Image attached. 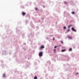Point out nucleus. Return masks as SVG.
Wrapping results in <instances>:
<instances>
[{"mask_svg": "<svg viewBox=\"0 0 79 79\" xmlns=\"http://www.w3.org/2000/svg\"><path fill=\"white\" fill-rule=\"evenodd\" d=\"M5 28L6 30L7 31V33L6 34H3V33H2L0 34V36L2 37V39L8 40L10 39H13L14 40H15V39H18L19 38V37H18L16 35H13V33L12 30H8V29H9V27L8 26H6Z\"/></svg>", "mask_w": 79, "mask_h": 79, "instance_id": "f257e3e1", "label": "nucleus"}, {"mask_svg": "<svg viewBox=\"0 0 79 79\" xmlns=\"http://www.w3.org/2000/svg\"><path fill=\"white\" fill-rule=\"evenodd\" d=\"M21 27H18L16 28V33L18 34H22V35L23 37V38H24L25 37V33L24 31H22L21 32L19 30L20 29H21L22 28Z\"/></svg>", "mask_w": 79, "mask_h": 79, "instance_id": "f03ea898", "label": "nucleus"}, {"mask_svg": "<svg viewBox=\"0 0 79 79\" xmlns=\"http://www.w3.org/2000/svg\"><path fill=\"white\" fill-rule=\"evenodd\" d=\"M63 56L64 57H62L61 58V60L62 61H68L71 60V57L69 56L67 54L64 55Z\"/></svg>", "mask_w": 79, "mask_h": 79, "instance_id": "7ed1b4c3", "label": "nucleus"}, {"mask_svg": "<svg viewBox=\"0 0 79 79\" xmlns=\"http://www.w3.org/2000/svg\"><path fill=\"white\" fill-rule=\"evenodd\" d=\"M28 38L30 39H32L34 37V32L33 31L32 33L31 32L29 35H28Z\"/></svg>", "mask_w": 79, "mask_h": 79, "instance_id": "20e7f679", "label": "nucleus"}, {"mask_svg": "<svg viewBox=\"0 0 79 79\" xmlns=\"http://www.w3.org/2000/svg\"><path fill=\"white\" fill-rule=\"evenodd\" d=\"M53 66L54 65L53 64L52 65V66H48V71H53Z\"/></svg>", "mask_w": 79, "mask_h": 79, "instance_id": "39448f33", "label": "nucleus"}, {"mask_svg": "<svg viewBox=\"0 0 79 79\" xmlns=\"http://www.w3.org/2000/svg\"><path fill=\"white\" fill-rule=\"evenodd\" d=\"M24 63L26 64V67H28V68L29 67V65H31V63L29 61L25 62Z\"/></svg>", "mask_w": 79, "mask_h": 79, "instance_id": "423d86ee", "label": "nucleus"}, {"mask_svg": "<svg viewBox=\"0 0 79 79\" xmlns=\"http://www.w3.org/2000/svg\"><path fill=\"white\" fill-rule=\"evenodd\" d=\"M64 17H65V16H66V17L67 18H68V17H69V13L66 12V11L64 12Z\"/></svg>", "mask_w": 79, "mask_h": 79, "instance_id": "0eeeda50", "label": "nucleus"}, {"mask_svg": "<svg viewBox=\"0 0 79 79\" xmlns=\"http://www.w3.org/2000/svg\"><path fill=\"white\" fill-rule=\"evenodd\" d=\"M30 26H31L32 28L33 29H35V26H34V24L32 23V21H31L30 22Z\"/></svg>", "mask_w": 79, "mask_h": 79, "instance_id": "6e6552de", "label": "nucleus"}, {"mask_svg": "<svg viewBox=\"0 0 79 79\" xmlns=\"http://www.w3.org/2000/svg\"><path fill=\"white\" fill-rule=\"evenodd\" d=\"M57 69V67L56 66H55L54 65L53 66V68L52 69V72H53L54 71V72H55V71H56V70Z\"/></svg>", "mask_w": 79, "mask_h": 79, "instance_id": "1a4fd4ad", "label": "nucleus"}, {"mask_svg": "<svg viewBox=\"0 0 79 79\" xmlns=\"http://www.w3.org/2000/svg\"><path fill=\"white\" fill-rule=\"evenodd\" d=\"M53 35H49V36L50 37V40H55V37H53Z\"/></svg>", "mask_w": 79, "mask_h": 79, "instance_id": "9d476101", "label": "nucleus"}, {"mask_svg": "<svg viewBox=\"0 0 79 79\" xmlns=\"http://www.w3.org/2000/svg\"><path fill=\"white\" fill-rule=\"evenodd\" d=\"M7 55L6 51L5 50L2 51V55Z\"/></svg>", "mask_w": 79, "mask_h": 79, "instance_id": "9b49d317", "label": "nucleus"}, {"mask_svg": "<svg viewBox=\"0 0 79 79\" xmlns=\"http://www.w3.org/2000/svg\"><path fill=\"white\" fill-rule=\"evenodd\" d=\"M39 56L40 57H41V56H43V52L40 51L39 53Z\"/></svg>", "mask_w": 79, "mask_h": 79, "instance_id": "f8f14e48", "label": "nucleus"}, {"mask_svg": "<svg viewBox=\"0 0 79 79\" xmlns=\"http://www.w3.org/2000/svg\"><path fill=\"white\" fill-rule=\"evenodd\" d=\"M71 29L72 31H73V32H77V31L75 28H74V27H73L71 28Z\"/></svg>", "mask_w": 79, "mask_h": 79, "instance_id": "ddd939ff", "label": "nucleus"}, {"mask_svg": "<svg viewBox=\"0 0 79 79\" xmlns=\"http://www.w3.org/2000/svg\"><path fill=\"white\" fill-rule=\"evenodd\" d=\"M45 48V46H44V45H41L40 48V50H42V49H43V48Z\"/></svg>", "mask_w": 79, "mask_h": 79, "instance_id": "4468645a", "label": "nucleus"}, {"mask_svg": "<svg viewBox=\"0 0 79 79\" xmlns=\"http://www.w3.org/2000/svg\"><path fill=\"white\" fill-rule=\"evenodd\" d=\"M26 13L24 12V11H23L22 12V16H25V15H26Z\"/></svg>", "mask_w": 79, "mask_h": 79, "instance_id": "2eb2a0df", "label": "nucleus"}, {"mask_svg": "<svg viewBox=\"0 0 79 79\" xmlns=\"http://www.w3.org/2000/svg\"><path fill=\"white\" fill-rule=\"evenodd\" d=\"M67 37L68 39H73V37L72 36H70L69 35H68L67 36Z\"/></svg>", "mask_w": 79, "mask_h": 79, "instance_id": "dca6fc26", "label": "nucleus"}, {"mask_svg": "<svg viewBox=\"0 0 79 79\" xmlns=\"http://www.w3.org/2000/svg\"><path fill=\"white\" fill-rule=\"evenodd\" d=\"M20 7L21 8H22V9H24L25 8L24 6L23 5L20 6Z\"/></svg>", "mask_w": 79, "mask_h": 79, "instance_id": "f3484780", "label": "nucleus"}, {"mask_svg": "<svg viewBox=\"0 0 79 79\" xmlns=\"http://www.w3.org/2000/svg\"><path fill=\"white\" fill-rule=\"evenodd\" d=\"M1 66H2V68H4L5 67V66H6V64H1Z\"/></svg>", "mask_w": 79, "mask_h": 79, "instance_id": "a211bd4d", "label": "nucleus"}, {"mask_svg": "<svg viewBox=\"0 0 79 79\" xmlns=\"http://www.w3.org/2000/svg\"><path fill=\"white\" fill-rule=\"evenodd\" d=\"M71 13L72 14V15H76L77 16V15H76V13H75V12L74 11H72L71 12Z\"/></svg>", "mask_w": 79, "mask_h": 79, "instance_id": "6ab92c4d", "label": "nucleus"}, {"mask_svg": "<svg viewBox=\"0 0 79 79\" xmlns=\"http://www.w3.org/2000/svg\"><path fill=\"white\" fill-rule=\"evenodd\" d=\"M72 48H69V49L68 50V51L69 52H72Z\"/></svg>", "mask_w": 79, "mask_h": 79, "instance_id": "aec40b11", "label": "nucleus"}, {"mask_svg": "<svg viewBox=\"0 0 79 79\" xmlns=\"http://www.w3.org/2000/svg\"><path fill=\"white\" fill-rule=\"evenodd\" d=\"M65 51H66V49H62L61 50V52H65Z\"/></svg>", "mask_w": 79, "mask_h": 79, "instance_id": "412c9836", "label": "nucleus"}, {"mask_svg": "<svg viewBox=\"0 0 79 79\" xmlns=\"http://www.w3.org/2000/svg\"><path fill=\"white\" fill-rule=\"evenodd\" d=\"M47 63L48 64H51V62H50V61H48L47 62Z\"/></svg>", "mask_w": 79, "mask_h": 79, "instance_id": "4be33fe9", "label": "nucleus"}, {"mask_svg": "<svg viewBox=\"0 0 79 79\" xmlns=\"http://www.w3.org/2000/svg\"><path fill=\"white\" fill-rule=\"evenodd\" d=\"M63 29H64V30H65V29H66V26H64L63 27Z\"/></svg>", "mask_w": 79, "mask_h": 79, "instance_id": "5701e85b", "label": "nucleus"}, {"mask_svg": "<svg viewBox=\"0 0 79 79\" xmlns=\"http://www.w3.org/2000/svg\"><path fill=\"white\" fill-rule=\"evenodd\" d=\"M2 77H6V74H5V73H4Z\"/></svg>", "mask_w": 79, "mask_h": 79, "instance_id": "b1692460", "label": "nucleus"}, {"mask_svg": "<svg viewBox=\"0 0 79 79\" xmlns=\"http://www.w3.org/2000/svg\"><path fill=\"white\" fill-rule=\"evenodd\" d=\"M25 23H26V24H27V23H28V20H27L26 19V20H25Z\"/></svg>", "mask_w": 79, "mask_h": 79, "instance_id": "393cba45", "label": "nucleus"}, {"mask_svg": "<svg viewBox=\"0 0 79 79\" xmlns=\"http://www.w3.org/2000/svg\"><path fill=\"white\" fill-rule=\"evenodd\" d=\"M31 58V55H30L29 56L28 58V60H29V58Z\"/></svg>", "mask_w": 79, "mask_h": 79, "instance_id": "a878e982", "label": "nucleus"}, {"mask_svg": "<svg viewBox=\"0 0 79 79\" xmlns=\"http://www.w3.org/2000/svg\"><path fill=\"white\" fill-rule=\"evenodd\" d=\"M17 62H18V63H22V61H19L18 60V61H17Z\"/></svg>", "mask_w": 79, "mask_h": 79, "instance_id": "bb28decb", "label": "nucleus"}, {"mask_svg": "<svg viewBox=\"0 0 79 79\" xmlns=\"http://www.w3.org/2000/svg\"><path fill=\"white\" fill-rule=\"evenodd\" d=\"M34 79H37V76H35L34 77Z\"/></svg>", "mask_w": 79, "mask_h": 79, "instance_id": "cd10ccee", "label": "nucleus"}, {"mask_svg": "<svg viewBox=\"0 0 79 79\" xmlns=\"http://www.w3.org/2000/svg\"><path fill=\"white\" fill-rule=\"evenodd\" d=\"M69 31H70V29H68L67 31V32H69Z\"/></svg>", "mask_w": 79, "mask_h": 79, "instance_id": "c85d7f7f", "label": "nucleus"}, {"mask_svg": "<svg viewBox=\"0 0 79 79\" xmlns=\"http://www.w3.org/2000/svg\"><path fill=\"white\" fill-rule=\"evenodd\" d=\"M39 11H43V10H42V9H40L39 10Z\"/></svg>", "mask_w": 79, "mask_h": 79, "instance_id": "c756f323", "label": "nucleus"}, {"mask_svg": "<svg viewBox=\"0 0 79 79\" xmlns=\"http://www.w3.org/2000/svg\"><path fill=\"white\" fill-rule=\"evenodd\" d=\"M35 10L36 11L38 10V8L36 7V8H35Z\"/></svg>", "mask_w": 79, "mask_h": 79, "instance_id": "7c9ffc66", "label": "nucleus"}, {"mask_svg": "<svg viewBox=\"0 0 79 79\" xmlns=\"http://www.w3.org/2000/svg\"><path fill=\"white\" fill-rule=\"evenodd\" d=\"M36 28L37 29H39V27L38 26H36Z\"/></svg>", "mask_w": 79, "mask_h": 79, "instance_id": "2f4dec72", "label": "nucleus"}, {"mask_svg": "<svg viewBox=\"0 0 79 79\" xmlns=\"http://www.w3.org/2000/svg\"><path fill=\"white\" fill-rule=\"evenodd\" d=\"M64 4H65V5H67V2H64Z\"/></svg>", "mask_w": 79, "mask_h": 79, "instance_id": "473e14b6", "label": "nucleus"}, {"mask_svg": "<svg viewBox=\"0 0 79 79\" xmlns=\"http://www.w3.org/2000/svg\"><path fill=\"white\" fill-rule=\"evenodd\" d=\"M58 47L57 46H55L54 47V48H56Z\"/></svg>", "mask_w": 79, "mask_h": 79, "instance_id": "72a5a7b5", "label": "nucleus"}, {"mask_svg": "<svg viewBox=\"0 0 79 79\" xmlns=\"http://www.w3.org/2000/svg\"><path fill=\"white\" fill-rule=\"evenodd\" d=\"M70 27H71L70 25L68 26V29H70Z\"/></svg>", "mask_w": 79, "mask_h": 79, "instance_id": "f704fd0d", "label": "nucleus"}, {"mask_svg": "<svg viewBox=\"0 0 79 79\" xmlns=\"http://www.w3.org/2000/svg\"><path fill=\"white\" fill-rule=\"evenodd\" d=\"M0 62H1L2 63H3V61L2 60H0Z\"/></svg>", "mask_w": 79, "mask_h": 79, "instance_id": "c9c22d12", "label": "nucleus"}, {"mask_svg": "<svg viewBox=\"0 0 79 79\" xmlns=\"http://www.w3.org/2000/svg\"><path fill=\"white\" fill-rule=\"evenodd\" d=\"M53 50L54 52H56V50L55 49H54Z\"/></svg>", "mask_w": 79, "mask_h": 79, "instance_id": "e433bc0d", "label": "nucleus"}, {"mask_svg": "<svg viewBox=\"0 0 79 79\" xmlns=\"http://www.w3.org/2000/svg\"><path fill=\"white\" fill-rule=\"evenodd\" d=\"M31 5H32V2H30V5L31 6Z\"/></svg>", "mask_w": 79, "mask_h": 79, "instance_id": "4c0bfd02", "label": "nucleus"}, {"mask_svg": "<svg viewBox=\"0 0 79 79\" xmlns=\"http://www.w3.org/2000/svg\"><path fill=\"white\" fill-rule=\"evenodd\" d=\"M34 64H35V65H37V62H35V63H34Z\"/></svg>", "mask_w": 79, "mask_h": 79, "instance_id": "58836bf2", "label": "nucleus"}, {"mask_svg": "<svg viewBox=\"0 0 79 79\" xmlns=\"http://www.w3.org/2000/svg\"><path fill=\"white\" fill-rule=\"evenodd\" d=\"M28 30L29 31H30V28H29V27H28Z\"/></svg>", "mask_w": 79, "mask_h": 79, "instance_id": "ea45409f", "label": "nucleus"}, {"mask_svg": "<svg viewBox=\"0 0 79 79\" xmlns=\"http://www.w3.org/2000/svg\"><path fill=\"white\" fill-rule=\"evenodd\" d=\"M11 53H12L11 52H10L9 53V55H11Z\"/></svg>", "mask_w": 79, "mask_h": 79, "instance_id": "a19ab883", "label": "nucleus"}, {"mask_svg": "<svg viewBox=\"0 0 79 79\" xmlns=\"http://www.w3.org/2000/svg\"><path fill=\"white\" fill-rule=\"evenodd\" d=\"M60 48L58 47V48H57V49L58 50H60Z\"/></svg>", "mask_w": 79, "mask_h": 79, "instance_id": "79ce46f5", "label": "nucleus"}, {"mask_svg": "<svg viewBox=\"0 0 79 79\" xmlns=\"http://www.w3.org/2000/svg\"><path fill=\"white\" fill-rule=\"evenodd\" d=\"M61 44H63V42L62 41H61Z\"/></svg>", "mask_w": 79, "mask_h": 79, "instance_id": "37998d69", "label": "nucleus"}, {"mask_svg": "<svg viewBox=\"0 0 79 79\" xmlns=\"http://www.w3.org/2000/svg\"><path fill=\"white\" fill-rule=\"evenodd\" d=\"M41 19H42V20H43V19H44V17H42L41 18Z\"/></svg>", "mask_w": 79, "mask_h": 79, "instance_id": "c03bdc74", "label": "nucleus"}, {"mask_svg": "<svg viewBox=\"0 0 79 79\" xmlns=\"http://www.w3.org/2000/svg\"><path fill=\"white\" fill-rule=\"evenodd\" d=\"M78 73H77L76 74H75V75H77V74H78Z\"/></svg>", "mask_w": 79, "mask_h": 79, "instance_id": "a18cd8bd", "label": "nucleus"}, {"mask_svg": "<svg viewBox=\"0 0 79 79\" xmlns=\"http://www.w3.org/2000/svg\"><path fill=\"white\" fill-rule=\"evenodd\" d=\"M40 22V20H38V23H39V22Z\"/></svg>", "mask_w": 79, "mask_h": 79, "instance_id": "49530a36", "label": "nucleus"}, {"mask_svg": "<svg viewBox=\"0 0 79 79\" xmlns=\"http://www.w3.org/2000/svg\"><path fill=\"white\" fill-rule=\"evenodd\" d=\"M69 26L70 27H71L73 26V25H69Z\"/></svg>", "mask_w": 79, "mask_h": 79, "instance_id": "de8ad7c7", "label": "nucleus"}, {"mask_svg": "<svg viewBox=\"0 0 79 79\" xmlns=\"http://www.w3.org/2000/svg\"><path fill=\"white\" fill-rule=\"evenodd\" d=\"M23 50H26V49H25V48H23Z\"/></svg>", "mask_w": 79, "mask_h": 79, "instance_id": "09e8293b", "label": "nucleus"}, {"mask_svg": "<svg viewBox=\"0 0 79 79\" xmlns=\"http://www.w3.org/2000/svg\"><path fill=\"white\" fill-rule=\"evenodd\" d=\"M23 45H26V43H24L23 44Z\"/></svg>", "mask_w": 79, "mask_h": 79, "instance_id": "8fccbe9b", "label": "nucleus"}, {"mask_svg": "<svg viewBox=\"0 0 79 79\" xmlns=\"http://www.w3.org/2000/svg\"><path fill=\"white\" fill-rule=\"evenodd\" d=\"M39 34V32L37 33L36 34V35H37V34Z\"/></svg>", "mask_w": 79, "mask_h": 79, "instance_id": "3c124183", "label": "nucleus"}, {"mask_svg": "<svg viewBox=\"0 0 79 79\" xmlns=\"http://www.w3.org/2000/svg\"><path fill=\"white\" fill-rule=\"evenodd\" d=\"M25 6H28V5H27V4H26L25 5Z\"/></svg>", "mask_w": 79, "mask_h": 79, "instance_id": "603ef678", "label": "nucleus"}, {"mask_svg": "<svg viewBox=\"0 0 79 79\" xmlns=\"http://www.w3.org/2000/svg\"><path fill=\"white\" fill-rule=\"evenodd\" d=\"M70 2H71V3H73V1H71Z\"/></svg>", "mask_w": 79, "mask_h": 79, "instance_id": "864d4df0", "label": "nucleus"}, {"mask_svg": "<svg viewBox=\"0 0 79 79\" xmlns=\"http://www.w3.org/2000/svg\"><path fill=\"white\" fill-rule=\"evenodd\" d=\"M59 47H61V45L60 44L59 45Z\"/></svg>", "mask_w": 79, "mask_h": 79, "instance_id": "5fc2aeb1", "label": "nucleus"}, {"mask_svg": "<svg viewBox=\"0 0 79 79\" xmlns=\"http://www.w3.org/2000/svg\"><path fill=\"white\" fill-rule=\"evenodd\" d=\"M44 73H46L47 72V71L46 70H45V71H44Z\"/></svg>", "mask_w": 79, "mask_h": 79, "instance_id": "6e6d98bb", "label": "nucleus"}, {"mask_svg": "<svg viewBox=\"0 0 79 79\" xmlns=\"http://www.w3.org/2000/svg\"><path fill=\"white\" fill-rule=\"evenodd\" d=\"M16 72H17V73H19L18 72V71H15V73H16Z\"/></svg>", "mask_w": 79, "mask_h": 79, "instance_id": "4d7b16f0", "label": "nucleus"}, {"mask_svg": "<svg viewBox=\"0 0 79 79\" xmlns=\"http://www.w3.org/2000/svg\"><path fill=\"white\" fill-rule=\"evenodd\" d=\"M38 62H39V63H40V61L39 60H38Z\"/></svg>", "mask_w": 79, "mask_h": 79, "instance_id": "13d9d810", "label": "nucleus"}, {"mask_svg": "<svg viewBox=\"0 0 79 79\" xmlns=\"http://www.w3.org/2000/svg\"><path fill=\"white\" fill-rule=\"evenodd\" d=\"M54 53H56V51H54Z\"/></svg>", "mask_w": 79, "mask_h": 79, "instance_id": "bf43d9fd", "label": "nucleus"}, {"mask_svg": "<svg viewBox=\"0 0 79 79\" xmlns=\"http://www.w3.org/2000/svg\"><path fill=\"white\" fill-rule=\"evenodd\" d=\"M46 39H47V40H48V38H46Z\"/></svg>", "mask_w": 79, "mask_h": 79, "instance_id": "052dcab7", "label": "nucleus"}, {"mask_svg": "<svg viewBox=\"0 0 79 79\" xmlns=\"http://www.w3.org/2000/svg\"><path fill=\"white\" fill-rule=\"evenodd\" d=\"M43 7H44V8H45V6H43Z\"/></svg>", "mask_w": 79, "mask_h": 79, "instance_id": "680f3d73", "label": "nucleus"}, {"mask_svg": "<svg viewBox=\"0 0 79 79\" xmlns=\"http://www.w3.org/2000/svg\"><path fill=\"white\" fill-rule=\"evenodd\" d=\"M64 66H65V64H64V65H63Z\"/></svg>", "mask_w": 79, "mask_h": 79, "instance_id": "e2e57ef3", "label": "nucleus"}, {"mask_svg": "<svg viewBox=\"0 0 79 79\" xmlns=\"http://www.w3.org/2000/svg\"><path fill=\"white\" fill-rule=\"evenodd\" d=\"M76 47L75 46H73V48H75Z\"/></svg>", "mask_w": 79, "mask_h": 79, "instance_id": "0e129e2a", "label": "nucleus"}, {"mask_svg": "<svg viewBox=\"0 0 79 79\" xmlns=\"http://www.w3.org/2000/svg\"><path fill=\"white\" fill-rule=\"evenodd\" d=\"M78 48L79 49V46L78 47Z\"/></svg>", "mask_w": 79, "mask_h": 79, "instance_id": "69168bd1", "label": "nucleus"}, {"mask_svg": "<svg viewBox=\"0 0 79 79\" xmlns=\"http://www.w3.org/2000/svg\"><path fill=\"white\" fill-rule=\"evenodd\" d=\"M20 3H21V4H22V2H21Z\"/></svg>", "mask_w": 79, "mask_h": 79, "instance_id": "338daca9", "label": "nucleus"}, {"mask_svg": "<svg viewBox=\"0 0 79 79\" xmlns=\"http://www.w3.org/2000/svg\"><path fill=\"white\" fill-rule=\"evenodd\" d=\"M25 58H26V57H25Z\"/></svg>", "mask_w": 79, "mask_h": 79, "instance_id": "774afa93", "label": "nucleus"}]
</instances>
